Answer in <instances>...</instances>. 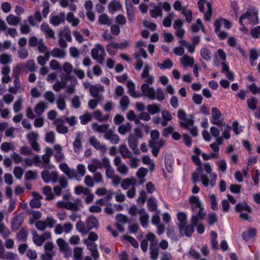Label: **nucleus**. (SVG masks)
I'll use <instances>...</instances> for the list:
<instances>
[{
  "label": "nucleus",
  "mask_w": 260,
  "mask_h": 260,
  "mask_svg": "<svg viewBox=\"0 0 260 260\" xmlns=\"http://www.w3.org/2000/svg\"><path fill=\"white\" fill-rule=\"evenodd\" d=\"M192 161L198 166L196 171L192 173V180L195 184L201 181L205 187L210 185L213 187L216 184L217 175L212 173V168L209 162H206L201 165V161L197 155H192Z\"/></svg>",
  "instance_id": "f257e3e1"
},
{
  "label": "nucleus",
  "mask_w": 260,
  "mask_h": 260,
  "mask_svg": "<svg viewBox=\"0 0 260 260\" xmlns=\"http://www.w3.org/2000/svg\"><path fill=\"white\" fill-rule=\"evenodd\" d=\"M150 242L149 252L150 258L152 260H156L159 255V249L158 247V240L155 235L152 233H148L145 236L140 244L141 248L144 252L148 250V243Z\"/></svg>",
  "instance_id": "f03ea898"
},
{
  "label": "nucleus",
  "mask_w": 260,
  "mask_h": 260,
  "mask_svg": "<svg viewBox=\"0 0 260 260\" xmlns=\"http://www.w3.org/2000/svg\"><path fill=\"white\" fill-rule=\"evenodd\" d=\"M59 168L70 179H76L80 181L86 173V168L83 164H79L77 166V170L71 169L67 164L62 162L59 164Z\"/></svg>",
  "instance_id": "7ed1b4c3"
},
{
  "label": "nucleus",
  "mask_w": 260,
  "mask_h": 260,
  "mask_svg": "<svg viewBox=\"0 0 260 260\" xmlns=\"http://www.w3.org/2000/svg\"><path fill=\"white\" fill-rule=\"evenodd\" d=\"M141 89L142 94L148 97L150 100L156 99L158 101L161 102L165 99L164 91L160 88H157L155 91L153 87L149 86L146 83H144L142 85Z\"/></svg>",
  "instance_id": "20e7f679"
},
{
  "label": "nucleus",
  "mask_w": 260,
  "mask_h": 260,
  "mask_svg": "<svg viewBox=\"0 0 260 260\" xmlns=\"http://www.w3.org/2000/svg\"><path fill=\"white\" fill-rule=\"evenodd\" d=\"M245 19H247L249 23L252 25L258 24L257 11L253 7H249L247 9L246 12L240 16L239 23L243 28H245V26L243 23V20Z\"/></svg>",
  "instance_id": "39448f33"
},
{
  "label": "nucleus",
  "mask_w": 260,
  "mask_h": 260,
  "mask_svg": "<svg viewBox=\"0 0 260 260\" xmlns=\"http://www.w3.org/2000/svg\"><path fill=\"white\" fill-rule=\"evenodd\" d=\"M81 204V200L77 198L73 202H64L62 201H58L56 203V206L59 208H66L68 210L73 211H78L80 209V205Z\"/></svg>",
  "instance_id": "423d86ee"
},
{
  "label": "nucleus",
  "mask_w": 260,
  "mask_h": 260,
  "mask_svg": "<svg viewBox=\"0 0 260 260\" xmlns=\"http://www.w3.org/2000/svg\"><path fill=\"white\" fill-rule=\"evenodd\" d=\"M91 54L93 59L96 60L100 63H103L106 53L101 45L96 44L91 50Z\"/></svg>",
  "instance_id": "0eeeda50"
},
{
  "label": "nucleus",
  "mask_w": 260,
  "mask_h": 260,
  "mask_svg": "<svg viewBox=\"0 0 260 260\" xmlns=\"http://www.w3.org/2000/svg\"><path fill=\"white\" fill-rule=\"evenodd\" d=\"M53 155V150L49 147L45 149V153L41 156L39 155L40 162H37L36 166L41 168H46L50 162V157Z\"/></svg>",
  "instance_id": "6e6552de"
},
{
  "label": "nucleus",
  "mask_w": 260,
  "mask_h": 260,
  "mask_svg": "<svg viewBox=\"0 0 260 260\" xmlns=\"http://www.w3.org/2000/svg\"><path fill=\"white\" fill-rule=\"evenodd\" d=\"M32 234L33 235V242L38 246H42L46 240L51 238V233L49 232H45L41 235H39L36 231H32Z\"/></svg>",
  "instance_id": "1a4fd4ad"
},
{
  "label": "nucleus",
  "mask_w": 260,
  "mask_h": 260,
  "mask_svg": "<svg viewBox=\"0 0 260 260\" xmlns=\"http://www.w3.org/2000/svg\"><path fill=\"white\" fill-rule=\"evenodd\" d=\"M41 177L43 181L46 183H55L58 180V174L56 171L44 170L41 172Z\"/></svg>",
  "instance_id": "9d476101"
},
{
  "label": "nucleus",
  "mask_w": 260,
  "mask_h": 260,
  "mask_svg": "<svg viewBox=\"0 0 260 260\" xmlns=\"http://www.w3.org/2000/svg\"><path fill=\"white\" fill-rule=\"evenodd\" d=\"M114 165L116 167V171L122 175H126L129 170L128 167L124 164L119 156H116L113 160Z\"/></svg>",
  "instance_id": "9b49d317"
},
{
  "label": "nucleus",
  "mask_w": 260,
  "mask_h": 260,
  "mask_svg": "<svg viewBox=\"0 0 260 260\" xmlns=\"http://www.w3.org/2000/svg\"><path fill=\"white\" fill-rule=\"evenodd\" d=\"M189 202L191 204V210L193 213L204 211L202 203L198 196H191L189 199Z\"/></svg>",
  "instance_id": "f8f14e48"
},
{
  "label": "nucleus",
  "mask_w": 260,
  "mask_h": 260,
  "mask_svg": "<svg viewBox=\"0 0 260 260\" xmlns=\"http://www.w3.org/2000/svg\"><path fill=\"white\" fill-rule=\"evenodd\" d=\"M221 117V113L216 107H213L212 108V118L210 122L212 124L221 127L222 125H224V122H223L222 119H220Z\"/></svg>",
  "instance_id": "ddd939ff"
},
{
  "label": "nucleus",
  "mask_w": 260,
  "mask_h": 260,
  "mask_svg": "<svg viewBox=\"0 0 260 260\" xmlns=\"http://www.w3.org/2000/svg\"><path fill=\"white\" fill-rule=\"evenodd\" d=\"M45 254L41 255L43 260H52L54 255V245L52 242H47L44 245Z\"/></svg>",
  "instance_id": "4468645a"
},
{
  "label": "nucleus",
  "mask_w": 260,
  "mask_h": 260,
  "mask_svg": "<svg viewBox=\"0 0 260 260\" xmlns=\"http://www.w3.org/2000/svg\"><path fill=\"white\" fill-rule=\"evenodd\" d=\"M83 138V133L78 132L76 134L75 140L73 143V149L76 153H79L82 150V139Z\"/></svg>",
  "instance_id": "2eb2a0df"
},
{
  "label": "nucleus",
  "mask_w": 260,
  "mask_h": 260,
  "mask_svg": "<svg viewBox=\"0 0 260 260\" xmlns=\"http://www.w3.org/2000/svg\"><path fill=\"white\" fill-rule=\"evenodd\" d=\"M52 150L54 158L57 162H61L64 160L65 156L62 152V147L60 145H54Z\"/></svg>",
  "instance_id": "dca6fc26"
},
{
  "label": "nucleus",
  "mask_w": 260,
  "mask_h": 260,
  "mask_svg": "<svg viewBox=\"0 0 260 260\" xmlns=\"http://www.w3.org/2000/svg\"><path fill=\"white\" fill-rule=\"evenodd\" d=\"M24 221V213H20L12 218L11 220V228L13 230L17 231L20 229Z\"/></svg>",
  "instance_id": "f3484780"
},
{
  "label": "nucleus",
  "mask_w": 260,
  "mask_h": 260,
  "mask_svg": "<svg viewBox=\"0 0 260 260\" xmlns=\"http://www.w3.org/2000/svg\"><path fill=\"white\" fill-rule=\"evenodd\" d=\"M13 84V86L9 87V91L10 93L16 94L18 92H22L24 91V88L21 84L20 78H14Z\"/></svg>",
  "instance_id": "a211bd4d"
},
{
  "label": "nucleus",
  "mask_w": 260,
  "mask_h": 260,
  "mask_svg": "<svg viewBox=\"0 0 260 260\" xmlns=\"http://www.w3.org/2000/svg\"><path fill=\"white\" fill-rule=\"evenodd\" d=\"M177 217L178 220L177 225L178 226L180 233L183 235V231L186 224L187 216L185 213L183 212H178L177 215Z\"/></svg>",
  "instance_id": "6ab92c4d"
},
{
  "label": "nucleus",
  "mask_w": 260,
  "mask_h": 260,
  "mask_svg": "<svg viewBox=\"0 0 260 260\" xmlns=\"http://www.w3.org/2000/svg\"><path fill=\"white\" fill-rule=\"evenodd\" d=\"M64 14L61 13L58 15H51L50 16V22L55 26H58L61 23L64 22Z\"/></svg>",
  "instance_id": "aec40b11"
},
{
  "label": "nucleus",
  "mask_w": 260,
  "mask_h": 260,
  "mask_svg": "<svg viewBox=\"0 0 260 260\" xmlns=\"http://www.w3.org/2000/svg\"><path fill=\"white\" fill-rule=\"evenodd\" d=\"M89 142L90 144L95 149L99 150L103 152H105L106 151V145L101 144L100 142L95 136H91L89 139Z\"/></svg>",
  "instance_id": "412c9836"
},
{
  "label": "nucleus",
  "mask_w": 260,
  "mask_h": 260,
  "mask_svg": "<svg viewBox=\"0 0 260 260\" xmlns=\"http://www.w3.org/2000/svg\"><path fill=\"white\" fill-rule=\"evenodd\" d=\"M138 214L140 215L139 220L141 225L144 228H147L149 218L148 214L144 208L139 210Z\"/></svg>",
  "instance_id": "4be33fe9"
},
{
  "label": "nucleus",
  "mask_w": 260,
  "mask_h": 260,
  "mask_svg": "<svg viewBox=\"0 0 260 260\" xmlns=\"http://www.w3.org/2000/svg\"><path fill=\"white\" fill-rule=\"evenodd\" d=\"M104 138L109 140L111 143L113 144H118L120 141L119 137L117 134H115L111 129L108 130L106 134H105Z\"/></svg>",
  "instance_id": "5701e85b"
},
{
  "label": "nucleus",
  "mask_w": 260,
  "mask_h": 260,
  "mask_svg": "<svg viewBox=\"0 0 260 260\" xmlns=\"http://www.w3.org/2000/svg\"><path fill=\"white\" fill-rule=\"evenodd\" d=\"M125 6L127 19L129 21L133 22L135 20V16L134 13V7L130 1H125Z\"/></svg>",
  "instance_id": "b1692460"
},
{
  "label": "nucleus",
  "mask_w": 260,
  "mask_h": 260,
  "mask_svg": "<svg viewBox=\"0 0 260 260\" xmlns=\"http://www.w3.org/2000/svg\"><path fill=\"white\" fill-rule=\"evenodd\" d=\"M179 123L181 127L185 129H189V127L194 124V117L192 115H189L188 117H185L184 119L180 121Z\"/></svg>",
  "instance_id": "393cba45"
},
{
  "label": "nucleus",
  "mask_w": 260,
  "mask_h": 260,
  "mask_svg": "<svg viewBox=\"0 0 260 260\" xmlns=\"http://www.w3.org/2000/svg\"><path fill=\"white\" fill-rule=\"evenodd\" d=\"M127 141L129 147L134 153L138 152V139H137L136 137L133 136V134H130L127 138Z\"/></svg>",
  "instance_id": "a878e982"
},
{
  "label": "nucleus",
  "mask_w": 260,
  "mask_h": 260,
  "mask_svg": "<svg viewBox=\"0 0 260 260\" xmlns=\"http://www.w3.org/2000/svg\"><path fill=\"white\" fill-rule=\"evenodd\" d=\"M86 226L89 231L93 229H97L99 226L98 219L93 216L88 217L86 220Z\"/></svg>",
  "instance_id": "bb28decb"
},
{
  "label": "nucleus",
  "mask_w": 260,
  "mask_h": 260,
  "mask_svg": "<svg viewBox=\"0 0 260 260\" xmlns=\"http://www.w3.org/2000/svg\"><path fill=\"white\" fill-rule=\"evenodd\" d=\"M41 30L45 34L47 38H55L54 31L47 23H43L41 26Z\"/></svg>",
  "instance_id": "cd10ccee"
},
{
  "label": "nucleus",
  "mask_w": 260,
  "mask_h": 260,
  "mask_svg": "<svg viewBox=\"0 0 260 260\" xmlns=\"http://www.w3.org/2000/svg\"><path fill=\"white\" fill-rule=\"evenodd\" d=\"M205 216V212L204 211H200L197 213H194L191 218V223L192 225L197 226L200 220L204 219Z\"/></svg>",
  "instance_id": "c85d7f7f"
},
{
  "label": "nucleus",
  "mask_w": 260,
  "mask_h": 260,
  "mask_svg": "<svg viewBox=\"0 0 260 260\" xmlns=\"http://www.w3.org/2000/svg\"><path fill=\"white\" fill-rule=\"evenodd\" d=\"M59 183V185L55 186L53 189L54 193L58 196L61 195L62 189L68 186V182L64 179L60 180Z\"/></svg>",
  "instance_id": "c756f323"
},
{
  "label": "nucleus",
  "mask_w": 260,
  "mask_h": 260,
  "mask_svg": "<svg viewBox=\"0 0 260 260\" xmlns=\"http://www.w3.org/2000/svg\"><path fill=\"white\" fill-rule=\"evenodd\" d=\"M93 131L100 133H105L109 130V125L104 124L100 125L97 123H93L91 125Z\"/></svg>",
  "instance_id": "7c9ffc66"
},
{
  "label": "nucleus",
  "mask_w": 260,
  "mask_h": 260,
  "mask_svg": "<svg viewBox=\"0 0 260 260\" xmlns=\"http://www.w3.org/2000/svg\"><path fill=\"white\" fill-rule=\"evenodd\" d=\"M59 37L65 39L67 41L71 42L72 40L71 31L68 26L64 27L59 32Z\"/></svg>",
  "instance_id": "2f4dec72"
},
{
  "label": "nucleus",
  "mask_w": 260,
  "mask_h": 260,
  "mask_svg": "<svg viewBox=\"0 0 260 260\" xmlns=\"http://www.w3.org/2000/svg\"><path fill=\"white\" fill-rule=\"evenodd\" d=\"M180 63L184 67H192L194 63V59L187 55H184L180 58Z\"/></svg>",
  "instance_id": "473e14b6"
},
{
  "label": "nucleus",
  "mask_w": 260,
  "mask_h": 260,
  "mask_svg": "<svg viewBox=\"0 0 260 260\" xmlns=\"http://www.w3.org/2000/svg\"><path fill=\"white\" fill-rule=\"evenodd\" d=\"M127 86L128 89V93L132 96L135 98L141 96V93L135 91V85L132 81L129 80L127 81Z\"/></svg>",
  "instance_id": "72a5a7b5"
},
{
  "label": "nucleus",
  "mask_w": 260,
  "mask_h": 260,
  "mask_svg": "<svg viewBox=\"0 0 260 260\" xmlns=\"http://www.w3.org/2000/svg\"><path fill=\"white\" fill-rule=\"evenodd\" d=\"M23 161L24 162L23 166L24 167H31L33 165H35L36 166L37 162H40L39 155L37 154L35 155L32 159L25 158L23 159Z\"/></svg>",
  "instance_id": "f704fd0d"
},
{
  "label": "nucleus",
  "mask_w": 260,
  "mask_h": 260,
  "mask_svg": "<svg viewBox=\"0 0 260 260\" xmlns=\"http://www.w3.org/2000/svg\"><path fill=\"white\" fill-rule=\"evenodd\" d=\"M47 108V104L44 102H41L36 105L34 108V111L38 115H41Z\"/></svg>",
  "instance_id": "c9c22d12"
},
{
  "label": "nucleus",
  "mask_w": 260,
  "mask_h": 260,
  "mask_svg": "<svg viewBox=\"0 0 260 260\" xmlns=\"http://www.w3.org/2000/svg\"><path fill=\"white\" fill-rule=\"evenodd\" d=\"M161 105L159 104L148 105L147 106V110L151 115L158 114L160 112Z\"/></svg>",
  "instance_id": "e433bc0d"
},
{
  "label": "nucleus",
  "mask_w": 260,
  "mask_h": 260,
  "mask_svg": "<svg viewBox=\"0 0 260 260\" xmlns=\"http://www.w3.org/2000/svg\"><path fill=\"white\" fill-rule=\"evenodd\" d=\"M21 20V18L20 17H17L13 14H10L6 17V21L10 25H17Z\"/></svg>",
  "instance_id": "4c0bfd02"
},
{
  "label": "nucleus",
  "mask_w": 260,
  "mask_h": 260,
  "mask_svg": "<svg viewBox=\"0 0 260 260\" xmlns=\"http://www.w3.org/2000/svg\"><path fill=\"white\" fill-rule=\"evenodd\" d=\"M119 152L124 158H130L132 157V153L128 150L125 145H121L119 148Z\"/></svg>",
  "instance_id": "58836bf2"
},
{
  "label": "nucleus",
  "mask_w": 260,
  "mask_h": 260,
  "mask_svg": "<svg viewBox=\"0 0 260 260\" xmlns=\"http://www.w3.org/2000/svg\"><path fill=\"white\" fill-rule=\"evenodd\" d=\"M66 54V51L63 49H60L55 47L51 52V56L58 58H63Z\"/></svg>",
  "instance_id": "ea45409f"
},
{
  "label": "nucleus",
  "mask_w": 260,
  "mask_h": 260,
  "mask_svg": "<svg viewBox=\"0 0 260 260\" xmlns=\"http://www.w3.org/2000/svg\"><path fill=\"white\" fill-rule=\"evenodd\" d=\"M256 233V231L255 229H249L247 231H244L242 233V236L243 239L246 241H248L250 239L252 238L255 236Z\"/></svg>",
  "instance_id": "a19ab883"
},
{
  "label": "nucleus",
  "mask_w": 260,
  "mask_h": 260,
  "mask_svg": "<svg viewBox=\"0 0 260 260\" xmlns=\"http://www.w3.org/2000/svg\"><path fill=\"white\" fill-rule=\"evenodd\" d=\"M251 209V208L244 201L239 203L235 206V210L237 212H241L243 210L250 212Z\"/></svg>",
  "instance_id": "79ce46f5"
},
{
  "label": "nucleus",
  "mask_w": 260,
  "mask_h": 260,
  "mask_svg": "<svg viewBox=\"0 0 260 260\" xmlns=\"http://www.w3.org/2000/svg\"><path fill=\"white\" fill-rule=\"evenodd\" d=\"M76 230L82 235L88 233L89 231L85 225V223L81 220H79L76 224Z\"/></svg>",
  "instance_id": "37998d69"
},
{
  "label": "nucleus",
  "mask_w": 260,
  "mask_h": 260,
  "mask_svg": "<svg viewBox=\"0 0 260 260\" xmlns=\"http://www.w3.org/2000/svg\"><path fill=\"white\" fill-rule=\"evenodd\" d=\"M56 242L61 251H63L67 253V254H68V252H69V254L71 253V251L68 250V244L65 242L64 240L61 238H59L57 240Z\"/></svg>",
  "instance_id": "c03bdc74"
},
{
  "label": "nucleus",
  "mask_w": 260,
  "mask_h": 260,
  "mask_svg": "<svg viewBox=\"0 0 260 260\" xmlns=\"http://www.w3.org/2000/svg\"><path fill=\"white\" fill-rule=\"evenodd\" d=\"M13 59L11 54L3 53L0 55V63L2 64H10Z\"/></svg>",
  "instance_id": "a18cd8bd"
},
{
  "label": "nucleus",
  "mask_w": 260,
  "mask_h": 260,
  "mask_svg": "<svg viewBox=\"0 0 260 260\" xmlns=\"http://www.w3.org/2000/svg\"><path fill=\"white\" fill-rule=\"evenodd\" d=\"M121 8L120 4L115 0L112 1L108 5V9L109 13L113 14L115 11Z\"/></svg>",
  "instance_id": "49530a36"
},
{
  "label": "nucleus",
  "mask_w": 260,
  "mask_h": 260,
  "mask_svg": "<svg viewBox=\"0 0 260 260\" xmlns=\"http://www.w3.org/2000/svg\"><path fill=\"white\" fill-rule=\"evenodd\" d=\"M157 66L162 70L170 69L173 66V61L167 58L162 63L158 62Z\"/></svg>",
  "instance_id": "de8ad7c7"
},
{
  "label": "nucleus",
  "mask_w": 260,
  "mask_h": 260,
  "mask_svg": "<svg viewBox=\"0 0 260 260\" xmlns=\"http://www.w3.org/2000/svg\"><path fill=\"white\" fill-rule=\"evenodd\" d=\"M132 128L130 123L127 122L125 124H122L118 127V132L121 135H125L126 133L129 132Z\"/></svg>",
  "instance_id": "09e8293b"
},
{
  "label": "nucleus",
  "mask_w": 260,
  "mask_h": 260,
  "mask_svg": "<svg viewBox=\"0 0 260 260\" xmlns=\"http://www.w3.org/2000/svg\"><path fill=\"white\" fill-rule=\"evenodd\" d=\"M221 127H223V128L222 129L223 132L221 136L224 139H229L231 137L230 132L232 128L230 126L226 125L225 122L224 125H222L220 128Z\"/></svg>",
  "instance_id": "8fccbe9b"
},
{
  "label": "nucleus",
  "mask_w": 260,
  "mask_h": 260,
  "mask_svg": "<svg viewBox=\"0 0 260 260\" xmlns=\"http://www.w3.org/2000/svg\"><path fill=\"white\" fill-rule=\"evenodd\" d=\"M201 56L206 60H210L212 58L211 51L206 47L202 48L200 50Z\"/></svg>",
  "instance_id": "3c124183"
},
{
  "label": "nucleus",
  "mask_w": 260,
  "mask_h": 260,
  "mask_svg": "<svg viewBox=\"0 0 260 260\" xmlns=\"http://www.w3.org/2000/svg\"><path fill=\"white\" fill-rule=\"evenodd\" d=\"M43 193L46 196V200H52L54 198V194L52 192L51 187L49 186H46L43 188Z\"/></svg>",
  "instance_id": "603ef678"
},
{
  "label": "nucleus",
  "mask_w": 260,
  "mask_h": 260,
  "mask_svg": "<svg viewBox=\"0 0 260 260\" xmlns=\"http://www.w3.org/2000/svg\"><path fill=\"white\" fill-rule=\"evenodd\" d=\"M165 164L166 168L168 173H171L173 172V160L171 156L165 157Z\"/></svg>",
  "instance_id": "864d4df0"
},
{
  "label": "nucleus",
  "mask_w": 260,
  "mask_h": 260,
  "mask_svg": "<svg viewBox=\"0 0 260 260\" xmlns=\"http://www.w3.org/2000/svg\"><path fill=\"white\" fill-rule=\"evenodd\" d=\"M79 119L82 125H85L92 120V115L88 112H86L84 114L79 116Z\"/></svg>",
  "instance_id": "5fc2aeb1"
},
{
  "label": "nucleus",
  "mask_w": 260,
  "mask_h": 260,
  "mask_svg": "<svg viewBox=\"0 0 260 260\" xmlns=\"http://www.w3.org/2000/svg\"><path fill=\"white\" fill-rule=\"evenodd\" d=\"M91 252V254L93 258L97 259L99 257V253L97 249V245L94 243L87 248Z\"/></svg>",
  "instance_id": "6e6d98bb"
},
{
  "label": "nucleus",
  "mask_w": 260,
  "mask_h": 260,
  "mask_svg": "<svg viewBox=\"0 0 260 260\" xmlns=\"http://www.w3.org/2000/svg\"><path fill=\"white\" fill-rule=\"evenodd\" d=\"M147 206L150 211L154 212L156 211L157 205L154 198L151 197L148 200Z\"/></svg>",
  "instance_id": "4d7b16f0"
},
{
  "label": "nucleus",
  "mask_w": 260,
  "mask_h": 260,
  "mask_svg": "<svg viewBox=\"0 0 260 260\" xmlns=\"http://www.w3.org/2000/svg\"><path fill=\"white\" fill-rule=\"evenodd\" d=\"M129 104V101L128 98L126 95L122 96L120 101V105L121 107V110L123 111H125L127 109Z\"/></svg>",
  "instance_id": "13d9d810"
},
{
  "label": "nucleus",
  "mask_w": 260,
  "mask_h": 260,
  "mask_svg": "<svg viewBox=\"0 0 260 260\" xmlns=\"http://www.w3.org/2000/svg\"><path fill=\"white\" fill-rule=\"evenodd\" d=\"M93 115L96 119L101 121L107 120L109 118V115L103 116L102 113L98 110L94 111Z\"/></svg>",
  "instance_id": "bf43d9fd"
},
{
  "label": "nucleus",
  "mask_w": 260,
  "mask_h": 260,
  "mask_svg": "<svg viewBox=\"0 0 260 260\" xmlns=\"http://www.w3.org/2000/svg\"><path fill=\"white\" fill-rule=\"evenodd\" d=\"M23 65L17 64L13 69L12 76L14 78H19L20 74L23 69Z\"/></svg>",
  "instance_id": "052dcab7"
},
{
  "label": "nucleus",
  "mask_w": 260,
  "mask_h": 260,
  "mask_svg": "<svg viewBox=\"0 0 260 260\" xmlns=\"http://www.w3.org/2000/svg\"><path fill=\"white\" fill-rule=\"evenodd\" d=\"M98 21L101 24L110 25L111 24V20L109 19L108 16L105 14L100 15L99 17Z\"/></svg>",
  "instance_id": "680f3d73"
},
{
  "label": "nucleus",
  "mask_w": 260,
  "mask_h": 260,
  "mask_svg": "<svg viewBox=\"0 0 260 260\" xmlns=\"http://www.w3.org/2000/svg\"><path fill=\"white\" fill-rule=\"evenodd\" d=\"M182 14L185 17L186 21L190 23L192 21V12L190 10L183 7L182 10Z\"/></svg>",
  "instance_id": "e2e57ef3"
},
{
  "label": "nucleus",
  "mask_w": 260,
  "mask_h": 260,
  "mask_svg": "<svg viewBox=\"0 0 260 260\" xmlns=\"http://www.w3.org/2000/svg\"><path fill=\"white\" fill-rule=\"evenodd\" d=\"M134 178H125L121 182V186L124 190L128 189L130 186L132 185V181Z\"/></svg>",
  "instance_id": "0e129e2a"
},
{
  "label": "nucleus",
  "mask_w": 260,
  "mask_h": 260,
  "mask_svg": "<svg viewBox=\"0 0 260 260\" xmlns=\"http://www.w3.org/2000/svg\"><path fill=\"white\" fill-rule=\"evenodd\" d=\"M24 173V170L20 167H15L13 170V174L18 179H21Z\"/></svg>",
  "instance_id": "69168bd1"
},
{
  "label": "nucleus",
  "mask_w": 260,
  "mask_h": 260,
  "mask_svg": "<svg viewBox=\"0 0 260 260\" xmlns=\"http://www.w3.org/2000/svg\"><path fill=\"white\" fill-rule=\"evenodd\" d=\"M247 104L248 108L253 111L256 108L257 99L254 97L248 99L247 100Z\"/></svg>",
  "instance_id": "338daca9"
},
{
  "label": "nucleus",
  "mask_w": 260,
  "mask_h": 260,
  "mask_svg": "<svg viewBox=\"0 0 260 260\" xmlns=\"http://www.w3.org/2000/svg\"><path fill=\"white\" fill-rule=\"evenodd\" d=\"M28 55V51L26 48H19L18 50V56L21 59H26Z\"/></svg>",
  "instance_id": "774afa93"
}]
</instances>
